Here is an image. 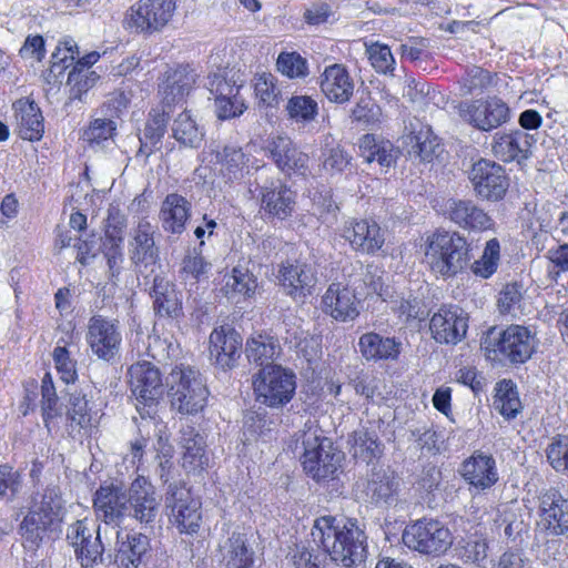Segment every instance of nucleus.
Here are the masks:
<instances>
[{
  "mask_svg": "<svg viewBox=\"0 0 568 568\" xmlns=\"http://www.w3.org/2000/svg\"><path fill=\"white\" fill-rule=\"evenodd\" d=\"M468 318L457 306H442L430 318L433 338L440 344H457L467 332Z\"/></svg>",
  "mask_w": 568,
  "mask_h": 568,
  "instance_id": "6ab92c4d",
  "label": "nucleus"
},
{
  "mask_svg": "<svg viewBox=\"0 0 568 568\" xmlns=\"http://www.w3.org/2000/svg\"><path fill=\"white\" fill-rule=\"evenodd\" d=\"M495 390L494 407L503 416L514 418L521 407L515 384L510 379H503L497 383Z\"/></svg>",
  "mask_w": 568,
  "mask_h": 568,
  "instance_id": "8fccbe9b",
  "label": "nucleus"
},
{
  "mask_svg": "<svg viewBox=\"0 0 568 568\" xmlns=\"http://www.w3.org/2000/svg\"><path fill=\"white\" fill-rule=\"evenodd\" d=\"M116 132V123L108 115L97 116L83 130L82 139L91 146L99 148L104 143L113 141Z\"/></svg>",
  "mask_w": 568,
  "mask_h": 568,
  "instance_id": "09e8293b",
  "label": "nucleus"
},
{
  "mask_svg": "<svg viewBox=\"0 0 568 568\" xmlns=\"http://www.w3.org/2000/svg\"><path fill=\"white\" fill-rule=\"evenodd\" d=\"M311 536L333 561L345 567L357 566L366 559L367 537L356 519L337 520L332 516L320 517L314 521Z\"/></svg>",
  "mask_w": 568,
  "mask_h": 568,
  "instance_id": "f257e3e1",
  "label": "nucleus"
},
{
  "mask_svg": "<svg viewBox=\"0 0 568 568\" xmlns=\"http://www.w3.org/2000/svg\"><path fill=\"white\" fill-rule=\"evenodd\" d=\"M277 70L290 79L305 78L307 61L297 52H282L276 60Z\"/></svg>",
  "mask_w": 568,
  "mask_h": 568,
  "instance_id": "13d9d810",
  "label": "nucleus"
},
{
  "mask_svg": "<svg viewBox=\"0 0 568 568\" xmlns=\"http://www.w3.org/2000/svg\"><path fill=\"white\" fill-rule=\"evenodd\" d=\"M207 89L214 99L225 97H236L240 93L241 85L236 84L233 77H230V71L219 69L216 72L207 77Z\"/></svg>",
  "mask_w": 568,
  "mask_h": 568,
  "instance_id": "4d7b16f0",
  "label": "nucleus"
},
{
  "mask_svg": "<svg viewBox=\"0 0 568 568\" xmlns=\"http://www.w3.org/2000/svg\"><path fill=\"white\" fill-rule=\"evenodd\" d=\"M409 549L424 555L444 554L453 544L449 529L436 519H420L407 526L402 536Z\"/></svg>",
  "mask_w": 568,
  "mask_h": 568,
  "instance_id": "1a4fd4ad",
  "label": "nucleus"
},
{
  "mask_svg": "<svg viewBox=\"0 0 568 568\" xmlns=\"http://www.w3.org/2000/svg\"><path fill=\"white\" fill-rule=\"evenodd\" d=\"M257 287L256 277L244 266H235L230 275L225 276L224 294L229 298L236 295L251 297Z\"/></svg>",
  "mask_w": 568,
  "mask_h": 568,
  "instance_id": "de8ad7c7",
  "label": "nucleus"
},
{
  "mask_svg": "<svg viewBox=\"0 0 568 568\" xmlns=\"http://www.w3.org/2000/svg\"><path fill=\"white\" fill-rule=\"evenodd\" d=\"M464 480L477 490L493 487L499 479L496 460L491 455L475 452L459 468Z\"/></svg>",
  "mask_w": 568,
  "mask_h": 568,
  "instance_id": "a878e982",
  "label": "nucleus"
},
{
  "mask_svg": "<svg viewBox=\"0 0 568 568\" xmlns=\"http://www.w3.org/2000/svg\"><path fill=\"white\" fill-rule=\"evenodd\" d=\"M351 155L339 145L328 148V143H325L322 151V164L326 172L331 174L342 173L351 165Z\"/></svg>",
  "mask_w": 568,
  "mask_h": 568,
  "instance_id": "680f3d73",
  "label": "nucleus"
},
{
  "mask_svg": "<svg viewBox=\"0 0 568 568\" xmlns=\"http://www.w3.org/2000/svg\"><path fill=\"white\" fill-rule=\"evenodd\" d=\"M532 142V135L520 130L496 133L491 142V152L500 161L520 163L531 154Z\"/></svg>",
  "mask_w": 568,
  "mask_h": 568,
  "instance_id": "cd10ccee",
  "label": "nucleus"
},
{
  "mask_svg": "<svg viewBox=\"0 0 568 568\" xmlns=\"http://www.w3.org/2000/svg\"><path fill=\"white\" fill-rule=\"evenodd\" d=\"M409 156L429 162L437 154L440 148L438 138L428 125H422L419 130L413 131L404 138Z\"/></svg>",
  "mask_w": 568,
  "mask_h": 568,
  "instance_id": "ea45409f",
  "label": "nucleus"
},
{
  "mask_svg": "<svg viewBox=\"0 0 568 568\" xmlns=\"http://www.w3.org/2000/svg\"><path fill=\"white\" fill-rule=\"evenodd\" d=\"M459 116L480 131H491L510 118L507 103L497 97L460 102L457 106Z\"/></svg>",
  "mask_w": 568,
  "mask_h": 568,
  "instance_id": "f8f14e48",
  "label": "nucleus"
},
{
  "mask_svg": "<svg viewBox=\"0 0 568 568\" xmlns=\"http://www.w3.org/2000/svg\"><path fill=\"white\" fill-rule=\"evenodd\" d=\"M152 296L154 310L161 316H178L181 312V300L174 286L162 277H154Z\"/></svg>",
  "mask_w": 568,
  "mask_h": 568,
  "instance_id": "37998d69",
  "label": "nucleus"
},
{
  "mask_svg": "<svg viewBox=\"0 0 568 568\" xmlns=\"http://www.w3.org/2000/svg\"><path fill=\"white\" fill-rule=\"evenodd\" d=\"M449 220L468 232H486L495 230V221L471 200H450L447 204Z\"/></svg>",
  "mask_w": 568,
  "mask_h": 568,
  "instance_id": "4be33fe9",
  "label": "nucleus"
},
{
  "mask_svg": "<svg viewBox=\"0 0 568 568\" xmlns=\"http://www.w3.org/2000/svg\"><path fill=\"white\" fill-rule=\"evenodd\" d=\"M540 525L551 535L568 531V500L556 489H549L539 497Z\"/></svg>",
  "mask_w": 568,
  "mask_h": 568,
  "instance_id": "bb28decb",
  "label": "nucleus"
},
{
  "mask_svg": "<svg viewBox=\"0 0 568 568\" xmlns=\"http://www.w3.org/2000/svg\"><path fill=\"white\" fill-rule=\"evenodd\" d=\"M41 396L43 422L48 426L53 418L60 415V410L58 408V396L50 373H45L42 377Z\"/></svg>",
  "mask_w": 568,
  "mask_h": 568,
  "instance_id": "052dcab7",
  "label": "nucleus"
},
{
  "mask_svg": "<svg viewBox=\"0 0 568 568\" xmlns=\"http://www.w3.org/2000/svg\"><path fill=\"white\" fill-rule=\"evenodd\" d=\"M128 497L129 491L126 493L118 484L102 485L95 491L93 507L97 519L102 521L108 529L110 526L112 532L118 530L116 528L128 514Z\"/></svg>",
  "mask_w": 568,
  "mask_h": 568,
  "instance_id": "f3484780",
  "label": "nucleus"
},
{
  "mask_svg": "<svg viewBox=\"0 0 568 568\" xmlns=\"http://www.w3.org/2000/svg\"><path fill=\"white\" fill-rule=\"evenodd\" d=\"M191 203L178 193L165 196L160 209L162 229L171 234H181L190 217Z\"/></svg>",
  "mask_w": 568,
  "mask_h": 568,
  "instance_id": "473e14b6",
  "label": "nucleus"
},
{
  "mask_svg": "<svg viewBox=\"0 0 568 568\" xmlns=\"http://www.w3.org/2000/svg\"><path fill=\"white\" fill-rule=\"evenodd\" d=\"M398 480L394 474L384 468H373L365 484V495L371 503L389 505L396 500Z\"/></svg>",
  "mask_w": 568,
  "mask_h": 568,
  "instance_id": "e433bc0d",
  "label": "nucleus"
},
{
  "mask_svg": "<svg viewBox=\"0 0 568 568\" xmlns=\"http://www.w3.org/2000/svg\"><path fill=\"white\" fill-rule=\"evenodd\" d=\"M361 155L366 162H377L381 166L389 168L396 160V151L389 141L377 142L372 134H365L359 140Z\"/></svg>",
  "mask_w": 568,
  "mask_h": 568,
  "instance_id": "a18cd8bd",
  "label": "nucleus"
},
{
  "mask_svg": "<svg viewBox=\"0 0 568 568\" xmlns=\"http://www.w3.org/2000/svg\"><path fill=\"white\" fill-rule=\"evenodd\" d=\"M297 440H301L304 449L302 465L305 473L315 480L334 477L341 466L342 455L322 435L317 425L307 422Z\"/></svg>",
  "mask_w": 568,
  "mask_h": 568,
  "instance_id": "7ed1b4c3",
  "label": "nucleus"
},
{
  "mask_svg": "<svg viewBox=\"0 0 568 568\" xmlns=\"http://www.w3.org/2000/svg\"><path fill=\"white\" fill-rule=\"evenodd\" d=\"M67 413L69 426L74 429H88L92 427V412L85 394L72 393Z\"/></svg>",
  "mask_w": 568,
  "mask_h": 568,
  "instance_id": "603ef678",
  "label": "nucleus"
},
{
  "mask_svg": "<svg viewBox=\"0 0 568 568\" xmlns=\"http://www.w3.org/2000/svg\"><path fill=\"white\" fill-rule=\"evenodd\" d=\"M351 453L357 460L369 464L382 454L377 438L366 430H355L351 439Z\"/></svg>",
  "mask_w": 568,
  "mask_h": 568,
  "instance_id": "3c124183",
  "label": "nucleus"
},
{
  "mask_svg": "<svg viewBox=\"0 0 568 568\" xmlns=\"http://www.w3.org/2000/svg\"><path fill=\"white\" fill-rule=\"evenodd\" d=\"M14 106L20 136L28 141L40 140L44 125L43 116L38 105L34 102L19 101Z\"/></svg>",
  "mask_w": 568,
  "mask_h": 568,
  "instance_id": "58836bf2",
  "label": "nucleus"
},
{
  "mask_svg": "<svg viewBox=\"0 0 568 568\" xmlns=\"http://www.w3.org/2000/svg\"><path fill=\"white\" fill-rule=\"evenodd\" d=\"M367 54L372 67L378 73H392L395 69V59L388 45L372 43L367 47Z\"/></svg>",
  "mask_w": 568,
  "mask_h": 568,
  "instance_id": "0e129e2a",
  "label": "nucleus"
},
{
  "mask_svg": "<svg viewBox=\"0 0 568 568\" xmlns=\"http://www.w3.org/2000/svg\"><path fill=\"white\" fill-rule=\"evenodd\" d=\"M52 357L61 381L65 384L73 383L78 377L77 363L71 358L67 347L57 346L53 349Z\"/></svg>",
  "mask_w": 568,
  "mask_h": 568,
  "instance_id": "338daca9",
  "label": "nucleus"
},
{
  "mask_svg": "<svg viewBox=\"0 0 568 568\" xmlns=\"http://www.w3.org/2000/svg\"><path fill=\"white\" fill-rule=\"evenodd\" d=\"M155 227L146 217H141L130 230L129 256L136 272L142 275L153 273L160 260L154 240Z\"/></svg>",
  "mask_w": 568,
  "mask_h": 568,
  "instance_id": "ddd939ff",
  "label": "nucleus"
},
{
  "mask_svg": "<svg viewBox=\"0 0 568 568\" xmlns=\"http://www.w3.org/2000/svg\"><path fill=\"white\" fill-rule=\"evenodd\" d=\"M258 197L261 210L271 219L284 221L294 212L296 193L281 180L265 178Z\"/></svg>",
  "mask_w": 568,
  "mask_h": 568,
  "instance_id": "a211bd4d",
  "label": "nucleus"
},
{
  "mask_svg": "<svg viewBox=\"0 0 568 568\" xmlns=\"http://www.w3.org/2000/svg\"><path fill=\"white\" fill-rule=\"evenodd\" d=\"M171 403L182 414L201 412L207 400L209 390L201 374L191 367H176L171 373Z\"/></svg>",
  "mask_w": 568,
  "mask_h": 568,
  "instance_id": "39448f33",
  "label": "nucleus"
},
{
  "mask_svg": "<svg viewBox=\"0 0 568 568\" xmlns=\"http://www.w3.org/2000/svg\"><path fill=\"white\" fill-rule=\"evenodd\" d=\"M128 506V514L136 521L149 525L155 520L160 498L154 486L145 477L139 476L132 481L129 488Z\"/></svg>",
  "mask_w": 568,
  "mask_h": 568,
  "instance_id": "412c9836",
  "label": "nucleus"
},
{
  "mask_svg": "<svg viewBox=\"0 0 568 568\" xmlns=\"http://www.w3.org/2000/svg\"><path fill=\"white\" fill-rule=\"evenodd\" d=\"M124 217L119 211L109 212L106 220L104 240H103V252L108 260L109 268L112 273L119 272L120 264L123 262V236L122 231L124 227Z\"/></svg>",
  "mask_w": 568,
  "mask_h": 568,
  "instance_id": "72a5a7b5",
  "label": "nucleus"
},
{
  "mask_svg": "<svg viewBox=\"0 0 568 568\" xmlns=\"http://www.w3.org/2000/svg\"><path fill=\"white\" fill-rule=\"evenodd\" d=\"M354 80L342 64L335 63L326 67L321 75V90L331 102L345 103L349 101L354 93Z\"/></svg>",
  "mask_w": 568,
  "mask_h": 568,
  "instance_id": "7c9ffc66",
  "label": "nucleus"
},
{
  "mask_svg": "<svg viewBox=\"0 0 568 568\" xmlns=\"http://www.w3.org/2000/svg\"><path fill=\"white\" fill-rule=\"evenodd\" d=\"M547 459L551 467L568 474V436L559 435L547 447Z\"/></svg>",
  "mask_w": 568,
  "mask_h": 568,
  "instance_id": "e2e57ef3",
  "label": "nucleus"
},
{
  "mask_svg": "<svg viewBox=\"0 0 568 568\" xmlns=\"http://www.w3.org/2000/svg\"><path fill=\"white\" fill-rule=\"evenodd\" d=\"M268 151L272 160L284 174L305 176L310 173L308 155L301 151L290 138H274L268 144Z\"/></svg>",
  "mask_w": 568,
  "mask_h": 568,
  "instance_id": "b1692460",
  "label": "nucleus"
},
{
  "mask_svg": "<svg viewBox=\"0 0 568 568\" xmlns=\"http://www.w3.org/2000/svg\"><path fill=\"white\" fill-rule=\"evenodd\" d=\"M196 77L194 70L189 67L166 71L163 83L160 85L164 102L171 104L182 101L192 91Z\"/></svg>",
  "mask_w": 568,
  "mask_h": 568,
  "instance_id": "f704fd0d",
  "label": "nucleus"
},
{
  "mask_svg": "<svg viewBox=\"0 0 568 568\" xmlns=\"http://www.w3.org/2000/svg\"><path fill=\"white\" fill-rule=\"evenodd\" d=\"M469 180L476 195L490 202L503 200L509 187L505 169L485 159H480L473 164L469 171Z\"/></svg>",
  "mask_w": 568,
  "mask_h": 568,
  "instance_id": "dca6fc26",
  "label": "nucleus"
},
{
  "mask_svg": "<svg viewBox=\"0 0 568 568\" xmlns=\"http://www.w3.org/2000/svg\"><path fill=\"white\" fill-rule=\"evenodd\" d=\"M215 160L221 165L223 175L227 176L230 181L242 178L248 162L242 149L232 144L224 145L221 151H216Z\"/></svg>",
  "mask_w": 568,
  "mask_h": 568,
  "instance_id": "49530a36",
  "label": "nucleus"
},
{
  "mask_svg": "<svg viewBox=\"0 0 568 568\" xmlns=\"http://www.w3.org/2000/svg\"><path fill=\"white\" fill-rule=\"evenodd\" d=\"M131 92L116 90L108 97L106 101L100 106L99 110H97L95 114L108 115L109 118L115 120L121 116L124 110H126L131 102Z\"/></svg>",
  "mask_w": 568,
  "mask_h": 568,
  "instance_id": "69168bd1",
  "label": "nucleus"
},
{
  "mask_svg": "<svg viewBox=\"0 0 568 568\" xmlns=\"http://www.w3.org/2000/svg\"><path fill=\"white\" fill-rule=\"evenodd\" d=\"M63 511L64 501L58 486H48L42 494H37L29 514L20 525L24 540L38 545L48 528L61 521Z\"/></svg>",
  "mask_w": 568,
  "mask_h": 568,
  "instance_id": "20e7f679",
  "label": "nucleus"
},
{
  "mask_svg": "<svg viewBox=\"0 0 568 568\" xmlns=\"http://www.w3.org/2000/svg\"><path fill=\"white\" fill-rule=\"evenodd\" d=\"M499 258L500 245L498 240L487 241L481 257L471 266L474 274L483 278L490 277L497 271Z\"/></svg>",
  "mask_w": 568,
  "mask_h": 568,
  "instance_id": "6e6d98bb",
  "label": "nucleus"
},
{
  "mask_svg": "<svg viewBox=\"0 0 568 568\" xmlns=\"http://www.w3.org/2000/svg\"><path fill=\"white\" fill-rule=\"evenodd\" d=\"M488 545L484 539L470 538L463 540L455 548L456 557L465 564L485 567L487 562Z\"/></svg>",
  "mask_w": 568,
  "mask_h": 568,
  "instance_id": "5fc2aeb1",
  "label": "nucleus"
},
{
  "mask_svg": "<svg viewBox=\"0 0 568 568\" xmlns=\"http://www.w3.org/2000/svg\"><path fill=\"white\" fill-rule=\"evenodd\" d=\"M172 136L183 146L197 149L203 142L204 130L186 110L182 111L172 123Z\"/></svg>",
  "mask_w": 568,
  "mask_h": 568,
  "instance_id": "a19ab883",
  "label": "nucleus"
},
{
  "mask_svg": "<svg viewBox=\"0 0 568 568\" xmlns=\"http://www.w3.org/2000/svg\"><path fill=\"white\" fill-rule=\"evenodd\" d=\"M493 331L485 338L484 347L486 352L494 353L495 357L501 356L510 363H525L534 354L537 341L535 334L521 325H510L498 334V337H491Z\"/></svg>",
  "mask_w": 568,
  "mask_h": 568,
  "instance_id": "0eeeda50",
  "label": "nucleus"
},
{
  "mask_svg": "<svg viewBox=\"0 0 568 568\" xmlns=\"http://www.w3.org/2000/svg\"><path fill=\"white\" fill-rule=\"evenodd\" d=\"M113 534L116 537L115 560L120 567L140 568L151 549L149 537L141 532H129L122 536L119 529Z\"/></svg>",
  "mask_w": 568,
  "mask_h": 568,
  "instance_id": "c756f323",
  "label": "nucleus"
},
{
  "mask_svg": "<svg viewBox=\"0 0 568 568\" xmlns=\"http://www.w3.org/2000/svg\"><path fill=\"white\" fill-rule=\"evenodd\" d=\"M220 551L226 568H254V551L250 547L244 532L234 530L220 545Z\"/></svg>",
  "mask_w": 568,
  "mask_h": 568,
  "instance_id": "4c0bfd02",
  "label": "nucleus"
},
{
  "mask_svg": "<svg viewBox=\"0 0 568 568\" xmlns=\"http://www.w3.org/2000/svg\"><path fill=\"white\" fill-rule=\"evenodd\" d=\"M342 236L353 250L373 255L385 244V232L373 220H355L345 222Z\"/></svg>",
  "mask_w": 568,
  "mask_h": 568,
  "instance_id": "aec40b11",
  "label": "nucleus"
},
{
  "mask_svg": "<svg viewBox=\"0 0 568 568\" xmlns=\"http://www.w3.org/2000/svg\"><path fill=\"white\" fill-rule=\"evenodd\" d=\"M98 79L99 75L95 71L83 68H73L68 75V84L71 85V99L81 100L82 94L92 88Z\"/></svg>",
  "mask_w": 568,
  "mask_h": 568,
  "instance_id": "bf43d9fd",
  "label": "nucleus"
},
{
  "mask_svg": "<svg viewBox=\"0 0 568 568\" xmlns=\"http://www.w3.org/2000/svg\"><path fill=\"white\" fill-rule=\"evenodd\" d=\"M132 393L136 398V409L141 417H151L164 394L161 373L149 362H139L129 368Z\"/></svg>",
  "mask_w": 568,
  "mask_h": 568,
  "instance_id": "6e6552de",
  "label": "nucleus"
},
{
  "mask_svg": "<svg viewBox=\"0 0 568 568\" xmlns=\"http://www.w3.org/2000/svg\"><path fill=\"white\" fill-rule=\"evenodd\" d=\"M470 260L469 243L458 232H436L426 240L424 263L436 276L454 277L468 267Z\"/></svg>",
  "mask_w": 568,
  "mask_h": 568,
  "instance_id": "f03ea898",
  "label": "nucleus"
},
{
  "mask_svg": "<svg viewBox=\"0 0 568 568\" xmlns=\"http://www.w3.org/2000/svg\"><path fill=\"white\" fill-rule=\"evenodd\" d=\"M278 281L286 295L302 302L312 294L317 278L312 265L285 263L280 267Z\"/></svg>",
  "mask_w": 568,
  "mask_h": 568,
  "instance_id": "5701e85b",
  "label": "nucleus"
},
{
  "mask_svg": "<svg viewBox=\"0 0 568 568\" xmlns=\"http://www.w3.org/2000/svg\"><path fill=\"white\" fill-rule=\"evenodd\" d=\"M174 10V0H139L126 10L123 27L131 32L152 33L171 20Z\"/></svg>",
  "mask_w": 568,
  "mask_h": 568,
  "instance_id": "9d476101",
  "label": "nucleus"
},
{
  "mask_svg": "<svg viewBox=\"0 0 568 568\" xmlns=\"http://www.w3.org/2000/svg\"><path fill=\"white\" fill-rule=\"evenodd\" d=\"M285 110L291 120L297 123H307L315 119L318 105L311 97L294 95L287 101Z\"/></svg>",
  "mask_w": 568,
  "mask_h": 568,
  "instance_id": "864d4df0",
  "label": "nucleus"
},
{
  "mask_svg": "<svg viewBox=\"0 0 568 568\" xmlns=\"http://www.w3.org/2000/svg\"><path fill=\"white\" fill-rule=\"evenodd\" d=\"M180 445L183 449L182 467L189 473L201 471L209 466L204 437L192 426L181 429Z\"/></svg>",
  "mask_w": 568,
  "mask_h": 568,
  "instance_id": "2f4dec72",
  "label": "nucleus"
},
{
  "mask_svg": "<svg viewBox=\"0 0 568 568\" xmlns=\"http://www.w3.org/2000/svg\"><path fill=\"white\" fill-rule=\"evenodd\" d=\"M245 351L248 361L263 368L266 365H274L273 361L281 354L282 348L277 338L258 334L247 339Z\"/></svg>",
  "mask_w": 568,
  "mask_h": 568,
  "instance_id": "79ce46f5",
  "label": "nucleus"
},
{
  "mask_svg": "<svg viewBox=\"0 0 568 568\" xmlns=\"http://www.w3.org/2000/svg\"><path fill=\"white\" fill-rule=\"evenodd\" d=\"M352 118L363 124H374L381 121L382 109L369 97H362L352 110Z\"/></svg>",
  "mask_w": 568,
  "mask_h": 568,
  "instance_id": "774afa93",
  "label": "nucleus"
},
{
  "mask_svg": "<svg viewBox=\"0 0 568 568\" xmlns=\"http://www.w3.org/2000/svg\"><path fill=\"white\" fill-rule=\"evenodd\" d=\"M242 348L241 335L231 326H220L210 334V355L215 365L232 368L240 358Z\"/></svg>",
  "mask_w": 568,
  "mask_h": 568,
  "instance_id": "393cba45",
  "label": "nucleus"
},
{
  "mask_svg": "<svg viewBox=\"0 0 568 568\" xmlns=\"http://www.w3.org/2000/svg\"><path fill=\"white\" fill-rule=\"evenodd\" d=\"M358 348L367 361H396L402 343L394 337H384L377 333H366L359 337Z\"/></svg>",
  "mask_w": 568,
  "mask_h": 568,
  "instance_id": "c9c22d12",
  "label": "nucleus"
},
{
  "mask_svg": "<svg viewBox=\"0 0 568 568\" xmlns=\"http://www.w3.org/2000/svg\"><path fill=\"white\" fill-rule=\"evenodd\" d=\"M85 341L91 352L104 362H112L120 354L122 333L116 320L93 315L88 323Z\"/></svg>",
  "mask_w": 568,
  "mask_h": 568,
  "instance_id": "2eb2a0df",
  "label": "nucleus"
},
{
  "mask_svg": "<svg viewBox=\"0 0 568 568\" xmlns=\"http://www.w3.org/2000/svg\"><path fill=\"white\" fill-rule=\"evenodd\" d=\"M359 301L353 290L333 283L323 296L325 313L341 322L353 321L359 315Z\"/></svg>",
  "mask_w": 568,
  "mask_h": 568,
  "instance_id": "c85d7f7f",
  "label": "nucleus"
},
{
  "mask_svg": "<svg viewBox=\"0 0 568 568\" xmlns=\"http://www.w3.org/2000/svg\"><path fill=\"white\" fill-rule=\"evenodd\" d=\"M254 393L256 400L268 407L286 405L295 393V376L280 365H266L255 376Z\"/></svg>",
  "mask_w": 568,
  "mask_h": 568,
  "instance_id": "423d86ee",
  "label": "nucleus"
},
{
  "mask_svg": "<svg viewBox=\"0 0 568 568\" xmlns=\"http://www.w3.org/2000/svg\"><path fill=\"white\" fill-rule=\"evenodd\" d=\"M108 532L106 527L88 519L77 520L69 526L67 539L74 548L77 558L83 567H93L102 562L105 548L102 535L106 537Z\"/></svg>",
  "mask_w": 568,
  "mask_h": 568,
  "instance_id": "9b49d317",
  "label": "nucleus"
},
{
  "mask_svg": "<svg viewBox=\"0 0 568 568\" xmlns=\"http://www.w3.org/2000/svg\"><path fill=\"white\" fill-rule=\"evenodd\" d=\"M171 509L170 520L181 534H197L202 525L201 501L191 496L189 489L170 485L165 498Z\"/></svg>",
  "mask_w": 568,
  "mask_h": 568,
  "instance_id": "4468645a",
  "label": "nucleus"
},
{
  "mask_svg": "<svg viewBox=\"0 0 568 568\" xmlns=\"http://www.w3.org/2000/svg\"><path fill=\"white\" fill-rule=\"evenodd\" d=\"M168 116L165 110L152 109L145 123L143 136L140 138L141 149L145 155H150L159 149L162 138L166 132Z\"/></svg>",
  "mask_w": 568,
  "mask_h": 568,
  "instance_id": "c03bdc74",
  "label": "nucleus"
}]
</instances>
